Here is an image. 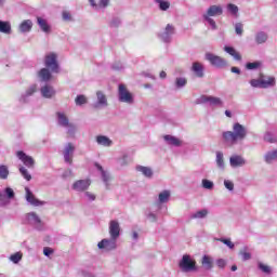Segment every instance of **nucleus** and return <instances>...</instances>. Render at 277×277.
Here are the masks:
<instances>
[{"label": "nucleus", "mask_w": 277, "mask_h": 277, "mask_svg": "<svg viewBox=\"0 0 277 277\" xmlns=\"http://www.w3.org/2000/svg\"><path fill=\"white\" fill-rule=\"evenodd\" d=\"M222 137L223 142H225L227 146H235L248 137V128L236 122L233 124V131H224L222 133Z\"/></svg>", "instance_id": "nucleus-1"}, {"label": "nucleus", "mask_w": 277, "mask_h": 277, "mask_svg": "<svg viewBox=\"0 0 277 277\" xmlns=\"http://www.w3.org/2000/svg\"><path fill=\"white\" fill-rule=\"evenodd\" d=\"M224 14V8L222 5H210L206 13L202 15L203 21H207L208 25H210L211 29H217V24H215V16H222Z\"/></svg>", "instance_id": "nucleus-2"}, {"label": "nucleus", "mask_w": 277, "mask_h": 277, "mask_svg": "<svg viewBox=\"0 0 277 277\" xmlns=\"http://www.w3.org/2000/svg\"><path fill=\"white\" fill-rule=\"evenodd\" d=\"M249 83L251 88L267 90V88H274V85H276V78L274 76L260 74L258 78L251 79Z\"/></svg>", "instance_id": "nucleus-3"}, {"label": "nucleus", "mask_w": 277, "mask_h": 277, "mask_svg": "<svg viewBox=\"0 0 277 277\" xmlns=\"http://www.w3.org/2000/svg\"><path fill=\"white\" fill-rule=\"evenodd\" d=\"M23 222L28 226H32L36 230H43L44 228V222H42V219L36 212L26 213L23 217Z\"/></svg>", "instance_id": "nucleus-4"}, {"label": "nucleus", "mask_w": 277, "mask_h": 277, "mask_svg": "<svg viewBox=\"0 0 277 277\" xmlns=\"http://www.w3.org/2000/svg\"><path fill=\"white\" fill-rule=\"evenodd\" d=\"M118 101L119 103H126V105H133V103H135L133 93H131V91H129L127 85L123 83L118 85Z\"/></svg>", "instance_id": "nucleus-5"}, {"label": "nucleus", "mask_w": 277, "mask_h": 277, "mask_svg": "<svg viewBox=\"0 0 277 277\" xmlns=\"http://www.w3.org/2000/svg\"><path fill=\"white\" fill-rule=\"evenodd\" d=\"M196 105H209L210 107H224V101L213 95H201L196 100Z\"/></svg>", "instance_id": "nucleus-6"}, {"label": "nucleus", "mask_w": 277, "mask_h": 277, "mask_svg": "<svg viewBox=\"0 0 277 277\" xmlns=\"http://www.w3.org/2000/svg\"><path fill=\"white\" fill-rule=\"evenodd\" d=\"M16 199V193L14 188L8 186L0 190V207H10L12 200Z\"/></svg>", "instance_id": "nucleus-7"}, {"label": "nucleus", "mask_w": 277, "mask_h": 277, "mask_svg": "<svg viewBox=\"0 0 277 277\" xmlns=\"http://www.w3.org/2000/svg\"><path fill=\"white\" fill-rule=\"evenodd\" d=\"M179 267L185 274L196 272V260L192 259L189 254H184L182 261L179 262Z\"/></svg>", "instance_id": "nucleus-8"}, {"label": "nucleus", "mask_w": 277, "mask_h": 277, "mask_svg": "<svg viewBox=\"0 0 277 277\" xmlns=\"http://www.w3.org/2000/svg\"><path fill=\"white\" fill-rule=\"evenodd\" d=\"M98 250H104V252H111L118 248V239L116 238H104L97 243Z\"/></svg>", "instance_id": "nucleus-9"}, {"label": "nucleus", "mask_w": 277, "mask_h": 277, "mask_svg": "<svg viewBox=\"0 0 277 277\" xmlns=\"http://www.w3.org/2000/svg\"><path fill=\"white\" fill-rule=\"evenodd\" d=\"M106 107H109L107 95L103 91H96L93 109H106Z\"/></svg>", "instance_id": "nucleus-10"}, {"label": "nucleus", "mask_w": 277, "mask_h": 277, "mask_svg": "<svg viewBox=\"0 0 277 277\" xmlns=\"http://www.w3.org/2000/svg\"><path fill=\"white\" fill-rule=\"evenodd\" d=\"M205 58L207 62H209V64H211V66H214L215 68H224V66H226V60L213 53L207 52Z\"/></svg>", "instance_id": "nucleus-11"}, {"label": "nucleus", "mask_w": 277, "mask_h": 277, "mask_svg": "<svg viewBox=\"0 0 277 277\" xmlns=\"http://www.w3.org/2000/svg\"><path fill=\"white\" fill-rule=\"evenodd\" d=\"M25 198L26 202H28V205H30L31 207H44V205H47L45 201L36 198V195H34L29 187H25Z\"/></svg>", "instance_id": "nucleus-12"}, {"label": "nucleus", "mask_w": 277, "mask_h": 277, "mask_svg": "<svg viewBox=\"0 0 277 277\" xmlns=\"http://www.w3.org/2000/svg\"><path fill=\"white\" fill-rule=\"evenodd\" d=\"M16 157L17 159H19V161H22V163H24V166H26V168H29L30 170H34V168H36V160L34 159V157L25 154V151H16Z\"/></svg>", "instance_id": "nucleus-13"}, {"label": "nucleus", "mask_w": 277, "mask_h": 277, "mask_svg": "<svg viewBox=\"0 0 277 277\" xmlns=\"http://www.w3.org/2000/svg\"><path fill=\"white\" fill-rule=\"evenodd\" d=\"M44 65L48 70H60V63H57V54L50 53L45 55Z\"/></svg>", "instance_id": "nucleus-14"}, {"label": "nucleus", "mask_w": 277, "mask_h": 277, "mask_svg": "<svg viewBox=\"0 0 277 277\" xmlns=\"http://www.w3.org/2000/svg\"><path fill=\"white\" fill-rule=\"evenodd\" d=\"M120 222L118 220H111L108 223V235L113 239H120Z\"/></svg>", "instance_id": "nucleus-15"}, {"label": "nucleus", "mask_w": 277, "mask_h": 277, "mask_svg": "<svg viewBox=\"0 0 277 277\" xmlns=\"http://www.w3.org/2000/svg\"><path fill=\"white\" fill-rule=\"evenodd\" d=\"M176 34V30L174 29V26L171 24H168L162 32L159 34L160 40L162 42H166L167 44L172 42V36Z\"/></svg>", "instance_id": "nucleus-16"}, {"label": "nucleus", "mask_w": 277, "mask_h": 277, "mask_svg": "<svg viewBox=\"0 0 277 277\" xmlns=\"http://www.w3.org/2000/svg\"><path fill=\"white\" fill-rule=\"evenodd\" d=\"M63 156L65 163L72 164V157H75V146L72 143H67L63 149Z\"/></svg>", "instance_id": "nucleus-17"}, {"label": "nucleus", "mask_w": 277, "mask_h": 277, "mask_svg": "<svg viewBox=\"0 0 277 277\" xmlns=\"http://www.w3.org/2000/svg\"><path fill=\"white\" fill-rule=\"evenodd\" d=\"M91 185L92 181L90 180H78L72 184L71 189H74V192L83 193L88 192Z\"/></svg>", "instance_id": "nucleus-18"}, {"label": "nucleus", "mask_w": 277, "mask_h": 277, "mask_svg": "<svg viewBox=\"0 0 277 277\" xmlns=\"http://www.w3.org/2000/svg\"><path fill=\"white\" fill-rule=\"evenodd\" d=\"M246 163H247L246 158L240 155H233L229 158V166L232 168H243Z\"/></svg>", "instance_id": "nucleus-19"}, {"label": "nucleus", "mask_w": 277, "mask_h": 277, "mask_svg": "<svg viewBox=\"0 0 277 277\" xmlns=\"http://www.w3.org/2000/svg\"><path fill=\"white\" fill-rule=\"evenodd\" d=\"M40 92L43 98H53V96L56 94L55 88L50 84H44L41 87Z\"/></svg>", "instance_id": "nucleus-20"}, {"label": "nucleus", "mask_w": 277, "mask_h": 277, "mask_svg": "<svg viewBox=\"0 0 277 277\" xmlns=\"http://www.w3.org/2000/svg\"><path fill=\"white\" fill-rule=\"evenodd\" d=\"M163 140H164L167 146H175L176 148H179L180 146H183V141H181V138H179L176 136L167 134L163 136Z\"/></svg>", "instance_id": "nucleus-21"}, {"label": "nucleus", "mask_w": 277, "mask_h": 277, "mask_svg": "<svg viewBox=\"0 0 277 277\" xmlns=\"http://www.w3.org/2000/svg\"><path fill=\"white\" fill-rule=\"evenodd\" d=\"M95 142L98 146H104V148H109L110 146L114 145V141L109 138V136L106 135H97L95 137Z\"/></svg>", "instance_id": "nucleus-22"}, {"label": "nucleus", "mask_w": 277, "mask_h": 277, "mask_svg": "<svg viewBox=\"0 0 277 277\" xmlns=\"http://www.w3.org/2000/svg\"><path fill=\"white\" fill-rule=\"evenodd\" d=\"M95 168L101 172V176L104 185L106 186V189H109V181H111V175L109 174V172L105 171L103 167L98 163H95Z\"/></svg>", "instance_id": "nucleus-23"}, {"label": "nucleus", "mask_w": 277, "mask_h": 277, "mask_svg": "<svg viewBox=\"0 0 277 277\" xmlns=\"http://www.w3.org/2000/svg\"><path fill=\"white\" fill-rule=\"evenodd\" d=\"M55 75H57V70H40L38 72V77L41 81H51V79H55Z\"/></svg>", "instance_id": "nucleus-24"}, {"label": "nucleus", "mask_w": 277, "mask_h": 277, "mask_svg": "<svg viewBox=\"0 0 277 277\" xmlns=\"http://www.w3.org/2000/svg\"><path fill=\"white\" fill-rule=\"evenodd\" d=\"M172 197V192L169 189L161 190L158 194V203L159 205H166L167 202H170V198Z\"/></svg>", "instance_id": "nucleus-25"}, {"label": "nucleus", "mask_w": 277, "mask_h": 277, "mask_svg": "<svg viewBox=\"0 0 277 277\" xmlns=\"http://www.w3.org/2000/svg\"><path fill=\"white\" fill-rule=\"evenodd\" d=\"M136 172L142 173L145 179H153V169L150 167H145V166H136L135 167Z\"/></svg>", "instance_id": "nucleus-26"}, {"label": "nucleus", "mask_w": 277, "mask_h": 277, "mask_svg": "<svg viewBox=\"0 0 277 277\" xmlns=\"http://www.w3.org/2000/svg\"><path fill=\"white\" fill-rule=\"evenodd\" d=\"M37 91H38V85H36V84L30 85L26 90V92L22 95L19 101L22 103H26L27 98H29V96H34V94H36Z\"/></svg>", "instance_id": "nucleus-27"}, {"label": "nucleus", "mask_w": 277, "mask_h": 277, "mask_svg": "<svg viewBox=\"0 0 277 277\" xmlns=\"http://www.w3.org/2000/svg\"><path fill=\"white\" fill-rule=\"evenodd\" d=\"M32 27H34V22H31V19H25L19 25V31L21 34H29Z\"/></svg>", "instance_id": "nucleus-28"}, {"label": "nucleus", "mask_w": 277, "mask_h": 277, "mask_svg": "<svg viewBox=\"0 0 277 277\" xmlns=\"http://www.w3.org/2000/svg\"><path fill=\"white\" fill-rule=\"evenodd\" d=\"M209 215L208 209H201L190 214V220H205Z\"/></svg>", "instance_id": "nucleus-29"}, {"label": "nucleus", "mask_w": 277, "mask_h": 277, "mask_svg": "<svg viewBox=\"0 0 277 277\" xmlns=\"http://www.w3.org/2000/svg\"><path fill=\"white\" fill-rule=\"evenodd\" d=\"M224 51H225V53H228V55L234 57V60H236V62H241V54L239 52H237V50H235V48L225 45Z\"/></svg>", "instance_id": "nucleus-30"}, {"label": "nucleus", "mask_w": 277, "mask_h": 277, "mask_svg": "<svg viewBox=\"0 0 277 277\" xmlns=\"http://www.w3.org/2000/svg\"><path fill=\"white\" fill-rule=\"evenodd\" d=\"M276 159H277V148L269 150L264 155L265 163L272 164L274 163V161H276Z\"/></svg>", "instance_id": "nucleus-31"}, {"label": "nucleus", "mask_w": 277, "mask_h": 277, "mask_svg": "<svg viewBox=\"0 0 277 277\" xmlns=\"http://www.w3.org/2000/svg\"><path fill=\"white\" fill-rule=\"evenodd\" d=\"M37 23H38L40 29L44 34H50L51 32V26L49 25V22H47V19H44L42 17H37Z\"/></svg>", "instance_id": "nucleus-32"}, {"label": "nucleus", "mask_w": 277, "mask_h": 277, "mask_svg": "<svg viewBox=\"0 0 277 277\" xmlns=\"http://www.w3.org/2000/svg\"><path fill=\"white\" fill-rule=\"evenodd\" d=\"M201 265L208 271L213 269V258H211L210 255H203L201 259Z\"/></svg>", "instance_id": "nucleus-33"}, {"label": "nucleus", "mask_w": 277, "mask_h": 277, "mask_svg": "<svg viewBox=\"0 0 277 277\" xmlns=\"http://www.w3.org/2000/svg\"><path fill=\"white\" fill-rule=\"evenodd\" d=\"M215 162H216V168H219V170L226 169V163L224 162V153L216 151Z\"/></svg>", "instance_id": "nucleus-34"}, {"label": "nucleus", "mask_w": 277, "mask_h": 277, "mask_svg": "<svg viewBox=\"0 0 277 277\" xmlns=\"http://www.w3.org/2000/svg\"><path fill=\"white\" fill-rule=\"evenodd\" d=\"M56 116H57V123L60 127L65 128L69 126L70 121L68 120V117L66 116V114L57 113Z\"/></svg>", "instance_id": "nucleus-35"}, {"label": "nucleus", "mask_w": 277, "mask_h": 277, "mask_svg": "<svg viewBox=\"0 0 277 277\" xmlns=\"http://www.w3.org/2000/svg\"><path fill=\"white\" fill-rule=\"evenodd\" d=\"M90 5L94 8L95 10H103L109 5V0H100L98 3H96L94 0H89Z\"/></svg>", "instance_id": "nucleus-36"}, {"label": "nucleus", "mask_w": 277, "mask_h": 277, "mask_svg": "<svg viewBox=\"0 0 277 277\" xmlns=\"http://www.w3.org/2000/svg\"><path fill=\"white\" fill-rule=\"evenodd\" d=\"M0 34H12V24H10V22L0 21Z\"/></svg>", "instance_id": "nucleus-37"}, {"label": "nucleus", "mask_w": 277, "mask_h": 277, "mask_svg": "<svg viewBox=\"0 0 277 277\" xmlns=\"http://www.w3.org/2000/svg\"><path fill=\"white\" fill-rule=\"evenodd\" d=\"M10 169L5 164H0V181H8Z\"/></svg>", "instance_id": "nucleus-38"}, {"label": "nucleus", "mask_w": 277, "mask_h": 277, "mask_svg": "<svg viewBox=\"0 0 277 277\" xmlns=\"http://www.w3.org/2000/svg\"><path fill=\"white\" fill-rule=\"evenodd\" d=\"M256 44H265L267 42V35L264 31H260L255 35Z\"/></svg>", "instance_id": "nucleus-39"}, {"label": "nucleus", "mask_w": 277, "mask_h": 277, "mask_svg": "<svg viewBox=\"0 0 277 277\" xmlns=\"http://www.w3.org/2000/svg\"><path fill=\"white\" fill-rule=\"evenodd\" d=\"M246 68H247V70H256L259 68H263V63L261 61H256L253 63H247Z\"/></svg>", "instance_id": "nucleus-40"}, {"label": "nucleus", "mask_w": 277, "mask_h": 277, "mask_svg": "<svg viewBox=\"0 0 277 277\" xmlns=\"http://www.w3.org/2000/svg\"><path fill=\"white\" fill-rule=\"evenodd\" d=\"M227 12L232 14V16H237L239 14V6H237L234 3H228L227 4Z\"/></svg>", "instance_id": "nucleus-41"}, {"label": "nucleus", "mask_w": 277, "mask_h": 277, "mask_svg": "<svg viewBox=\"0 0 277 277\" xmlns=\"http://www.w3.org/2000/svg\"><path fill=\"white\" fill-rule=\"evenodd\" d=\"M201 187H202L203 189H209V190H211V189H213V187H215V184L213 183V181L203 179V180L201 181Z\"/></svg>", "instance_id": "nucleus-42"}, {"label": "nucleus", "mask_w": 277, "mask_h": 277, "mask_svg": "<svg viewBox=\"0 0 277 277\" xmlns=\"http://www.w3.org/2000/svg\"><path fill=\"white\" fill-rule=\"evenodd\" d=\"M185 85H187V79L180 77L175 79V87L177 88V90H181V88H185Z\"/></svg>", "instance_id": "nucleus-43"}, {"label": "nucleus", "mask_w": 277, "mask_h": 277, "mask_svg": "<svg viewBox=\"0 0 277 277\" xmlns=\"http://www.w3.org/2000/svg\"><path fill=\"white\" fill-rule=\"evenodd\" d=\"M19 174H22L25 181H31V174H29V171L27 170V168L19 167Z\"/></svg>", "instance_id": "nucleus-44"}, {"label": "nucleus", "mask_w": 277, "mask_h": 277, "mask_svg": "<svg viewBox=\"0 0 277 277\" xmlns=\"http://www.w3.org/2000/svg\"><path fill=\"white\" fill-rule=\"evenodd\" d=\"M118 163L121 168H124V166H129V163H131V159H129L128 155H123L118 159Z\"/></svg>", "instance_id": "nucleus-45"}, {"label": "nucleus", "mask_w": 277, "mask_h": 277, "mask_svg": "<svg viewBox=\"0 0 277 277\" xmlns=\"http://www.w3.org/2000/svg\"><path fill=\"white\" fill-rule=\"evenodd\" d=\"M156 3L159 4V8L162 12H166L170 10V2L164 1V0H156Z\"/></svg>", "instance_id": "nucleus-46"}, {"label": "nucleus", "mask_w": 277, "mask_h": 277, "mask_svg": "<svg viewBox=\"0 0 277 277\" xmlns=\"http://www.w3.org/2000/svg\"><path fill=\"white\" fill-rule=\"evenodd\" d=\"M258 267L264 274H272V267L269 265L264 264L263 262H259Z\"/></svg>", "instance_id": "nucleus-47"}, {"label": "nucleus", "mask_w": 277, "mask_h": 277, "mask_svg": "<svg viewBox=\"0 0 277 277\" xmlns=\"http://www.w3.org/2000/svg\"><path fill=\"white\" fill-rule=\"evenodd\" d=\"M9 259L12 263H21V260L23 259V253L16 252L12 254Z\"/></svg>", "instance_id": "nucleus-48"}, {"label": "nucleus", "mask_w": 277, "mask_h": 277, "mask_svg": "<svg viewBox=\"0 0 277 277\" xmlns=\"http://www.w3.org/2000/svg\"><path fill=\"white\" fill-rule=\"evenodd\" d=\"M64 129L67 130L68 135H75L77 132V126L75 123L69 122Z\"/></svg>", "instance_id": "nucleus-49"}, {"label": "nucleus", "mask_w": 277, "mask_h": 277, "mask_svg": "<svg viewBox=\"0 0 277 277\" xmlns=\"http://www.w3.org/2000/svg\"><path fill=\"white\" fill-rule=\"evenodd\" d=\"M75 103L78 106L85 105V103H88V97H85V95H78L75 100Z\"/></svg>", "instance_id": "nucleus-50"}, {"label": "nucleus", "mask_w": 277, "mask_h": 277, "mask_svg": "<svg viewBox=\"0 0 277 277\" xmlns=\"http://www.w3.org/2000/svg\"><path fill=\"white\" fill-rule=\"evenodd\" d=\"M83 198L88 200V202H94V200H96V195L91 192H84Z\"/></svg>", "instance_id": "nucleus-51"}, {"label": "nucleus", "mask_w": 277, "mask_h": 277, "mask_svg": "<svg viewBox=\"0 0 277 277\" xmlns=\"http://www.w3.org/2000/svg\"><path fill=\"white\" fill-rule=\"evenodd\" d=\"M264 140H265V142H269V144H274L277 142L276 136L272 135V133H269V132H266L264 134Z\"/></svg>", "instance_id": "nucleus-52"}, {"label": "nucleus", "mask_w": 277, "mask_h": 277, "mask_svg": "<svg viewBox=\"0 0 277 277\" xmlns=\"http://www.w3.org/2000/svg\"><path fill=\"white\" fill-rule=\"evenodd\" d=\"M217 241H221V243H224V245L227 246V248H229L230 250H233V248H235V243H233V241H230V239L219 238Z\"/></svg>", "instance_id": "nucleus-53"}, {"label": "nucleus", "mask_w": 277, "mask_h": 277, "mask_svg": "<svg viewBox=\"0 0 277 277\" xmlns=\"http://www.w3.org/2000/svg\"><path fill=\"white\" fill-rule=\"evenodd\" d=\"M224 187H226L228 192H235V183L230 180H224Z\"/></svg>", "instance_id": "nucleus-54"}, {"label": "nucleus", "mask_w": 277, "mask_h": 277, "mask_svg": "<svg viewBox=\"0 0 277 277\" xmlns=\"http://www.w3.org/2000/svg\"><path fill=\"white\" fill-rule=\"evenodd\" d=\"M235 31H236L237 36H243V24L236 23L235 24Z\"/></svg>", "instance_id": "nucleus-55"}, {"label": "nucleus", "mask_w": 277, "mask_h": 277, "mask_svg": "<svg viewBox=\"0 0 277 277\" xmlns=\"http://www.w3.org/2000/svg\"><path fill=\"white\" fill-rule=\"evenodd\" d=\"M146 217H147V220H149V222H157V220H158L157 213L151 212V211L146 213Z\"/></svg>", "instance_id": "nucleus-56"}, {"label": "nucleus", "mask_w": 277, "mask_h": 277, "mask_svg": "<svg viewBox=\"0 0 277 277\" xmlns=\"http://www.w3.org/2000/svg\"><path fill=\"white\" fill-rule=\"evenodd\" d=\"M193 79H202L205 77V71L202 70H194L192 74Z\"/></svg>", "instance_id": "nucleus-57"}, {"label": "nucleus", "mask_w": 277, "mask_h": 277, "mask_svg": "<svg viewBox=\"0 0 277 277\" xmlns=\"http://www.w3.org/2000/svg\"><path fill=\"white\" fill-rule=\"evenodd\" d=\"M192 70H205V66L201 63H193Z\"/></svg>", "instance_id": "nucleus-58"}, {"label": "nucleus", "mask_w": 277, "mask_h": 277, "mask_svg": "<svg viewBox=\"0 0 277 277\" xmlns=\"http://www.w3.org/2000/svg\"><path fill=\"white\" fill-rule=\"evenodd\" d=\"M122 22L120 21V18H118V17H115V18H113L111 21H110V27H120V24H121Z\"/></svg>", "instance_id": "nucleus-59"}, {"label": "nucleus", "mask_w": 277, "mask_h": 277, "mask_svg": "<svg viewBox=\"0 0 277 277\" xmlns=\"http://www.w3.org/2000/svg\"><path fill=\"white\" fill-rule=\"evenodd\" d=\"M240 255L242 256V261H250L252 259V255L247 251H240Z\"/></svg>", "instance_id": "nucleus-60"}, {"label": "nucleus", "mask_w": 277, "mask_h": 277, "mask_svg": "<svg viewBox=\"0 0 277 277\" xmlns=\"http://www.w3.org/2000/svg\"><path fill=\"white\" fill-rule=\"evenodd\" d=\"M216 265L217 267H220V269H224V267H226V260L224 259L216 260Z\"/></svg>", "instance_id": "nucleus-61"}, {"label": "nucleus", "mask_w": 277, "mask_h": 277, "mask_svg": "<svg viewBox=\"0 0 277 277\" xmlns=\"http://www.w3.org/2000/svg\"><path fill=\"white\" fill-rule=\"evenodd\" d=\"M43 254H44V256H51V254H53V249H51L49 247H44Z\"/></svg>", "instance_id": "nucleus-62"}, {"label": "nucleus", "mask_w": 277, "mask_h": 277, "mask_svg": "<svg viewBox=\"0 0 277 277\" xmlns=\"http://www.w3.org/2000/svg\"><path fill=\"white\" fill-rule=\"evenodd\" d=\"M63 19L71 21V16H70V13H68V11L63 12Z\"/></svg>", "instance_id": "nucleus-63"}, {"label": "nucleus", "mask_w": 277, "mask_h": 277, "mask_svg": "<svg viewBox=\"0 0 277 277\" xmlns=\"http://www.w3.org/2000/svg\"><path fill=\"white\" fill-rule=\"evenodd\" d=\"M124 66L121 65V63H117L113 66V70H122Z\"/></svg>", "instance_id": "nucleus-64"}]
</instances>
